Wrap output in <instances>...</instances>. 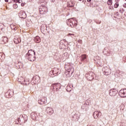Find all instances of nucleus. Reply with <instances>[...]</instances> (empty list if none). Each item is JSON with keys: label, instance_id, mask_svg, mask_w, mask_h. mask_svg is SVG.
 <instances>
[{"label": "nucleus", "instance_id": "39", "mask_svg": "<svg viewBox=\"0 0 126 126\" xmlns=\"http://www.w3.org/2000/svg\"><path fill=\"white\" fill-rule=\"evenodd\" d=\"M0 26H2V24L0 23Z\"/></svg>", "mask_w": 126, "mask_h": 126}, {"label": "nucleus", "instance_id": "37", "mask_svg": "<svg viewBox=\"0 0 126 126\" xmlns=\"http://www.w3.org/2000/svg\"><path fill=\"white\" fill-rule=\"evenodd\" d=\"M107 4L109 5V4H110V2H107Z\"/></svg>", "mask_w": 126, "mask_h": 126}, {"label": "nucleus", "instance_id": "41", "mask_svg": "<svg viewBox=\"0 0 126 126\" xmlns=\"http://www.w3.org/2000/svg\"><path fill=\"white\" fill-rule=\"evenodd\" d=\"M4 39H7L6 38H5V37L4 38Z\"/></svg>", "mask_w": 126, "mask_h": 126}, {"label": "nucleus", "instance_id": "15", "mask_svg": "<svg viewBox=\"0 0 126 126\" xmlns=\"http://www.w3.org/2000/svg\"><path fill=\"white\" fill-rule=\"evenodd\" d=\"M21 42V38H15L14 39V42L15 44H18V43H20Z\"/></svg>", "mask_w": 126, "mask_h": 126}, {"label": "nucleus", "instance_id": "17", "mask_svg": "<svg viewBox=\"0 0 126 126\" xmlns=\"http://www.w3.org/2000/svg\"><path fill=\"white\" fill-rule=\"evenodd\" d=\"M17 67L18 68H23V63L21 62H19L17 64Z\"/></svg>", "mask_w": 126, "mask_h": 126}, {"label": "nucleus", "instance_id": "29", "mask_svg": "<svg viewBox=\"0 0 126 126\" xmlns=\"http://www.w3.org/2000/svg\"><path fill=\"white\" fill-rule=\"evenodd\" d=\"M70 35L74 36V34H73V33H68V36H70Z\"/></svg>", "mask_w": 126, "mask_h": 126}, {"label": "nucleus", "instance_id": "35", "mask_svg": "<svg viewBox=\"0 0 126 126\" xmlns=\"http://www.w3.org/2000/svg\"><path fill=\"white\" fill-rule=\"evenodd\" d=\"M87 1H88V2H90V1H91V0H87Z\"/></svg>", "mask_w": 126, "mask_h": 126}, {"label": "nucleus", "instance_id": "40", "mask_svg": "<svg viewBox=\"0 0 126 126\" xmlns=\"http://www.w3.org/2000/svg\"><path fill=\"white\" fill-rule=\"evenodd\" d=\"M3 41L4 42V39H3Z\"/></svg>", "mask_w": 126, "mask_h": 126}, {"label": "nucleus", "instance_id": "26", "mask_svg": "<svg viewBox=\"0 0 126 126\" xmlns=\"http://www.w3.org/2000/svg\"><path fill=\"white\" fill-rule=\"evenodd\" d=\"M63 61H65L66 59H67V57L65 55H63Z\"/></svg>", "mask_w": 126, "mask_h": 126}, {"label": "nucleus", "instance_id": "38", "mask_svg": "<svg viewBox=\"0 0 126 126\" xmlns=\"http://www.w3.org/2000/svg\"><path fill=\"white\" fill-rule=\"evenodd\" d=\"M107 4L109 5V4H110V2H107Z\"/></svg>", "mask_w": 126, "mask_h": 126}, {"label": "nucleus", "instance_id": "18", "mask_svg": "<svg viewBox=\"0 0 126 126\" xmlns=\"http://www.w3.org/2000/svg\"><path fill=\"white\" fill-rule=\"evenodd\" d=\"M39 3L41 4L42 6H44L46 5V1L45 0H40L39 1Z\"/></svg>", "mask_w": 126, "mask_h": 126}, {"label": "nucleus", "instance_id": "23", "mask_svg": "<svg viewBox=\"0 0 126 126\" xmlns=\"http://www.w3.org/2000/svg\"><path fill=\"white\" fill-rule=\"evenodd\" d=\"M29 80H24V82L23 83L24 84H25V85H27L28 84H29Z\"/></svg>", "mask_w": 126, "mask_h": 126}, {"label": "nucleus", "instance_id": "43", "mask_svg": "<svg viewBox=\"0 0 126 126\" xmlns=\"http://www.w3.org/2000/svg\"><path fill=\"white\" fill-rule=\"evenodd\" d=\"M126 1V0H125Z\"/></svg>", "mask_w": 126, "mask_h": 126}, {"label": "nucleus", "instance_id": "27", "mask_svg": "<svg viewBox=\"0 0 126 126\" xmlns=\"http://www.w3.org/2000/svg\"><path fill=\"white\" fill-rule=\"evenodd\" d=\"M108 2L110 3V4H108V5H112L113 3V1H112L111 0H108Z\"/></svg>", "mask_w": 126, "mask_h": 126}, {"label": "nucleus", "instance_id": "2", "mask_svg": "<svg viewBox=\"0 0 126 126\" xmlns=\"http://www.w3.org/2000/svg\"><path fill=\"white\" fill-rule=\"evenodd\" d=\"M67 24L68 26L73 28L77 25V20L75 18H72L67 20Z\"/></svg>", "mask_w": 126, "mask_h": 126}, {"label": "nucleus", "instance_id": "24", "mask_svg": "<svg viewBox=\"0 0 126 126\" xmlns=\"http://www.w3.org/2000/svg\"><path fill=\"white\" fill-rule=\"evenodd\" d=\"M117 72L118 73H119L120 75H123V74H124V72L123 71L118 70Z\"/></svg>", "mask_w": 126, "mask_h": 126}, {"label": "nucleus", "instance_id": "42", "mask_svg": "<svg viewBox=\"0 0 126 126\" xmlns=\"http://www.w3.org/2000/svg\"><path fill=\"white\" fill-rule=\"evenodd\" d=\"M80 0V1H81V0Z\"/></svg>", "mask_w": 126, "mask_h": 126}, {"label": "nucleus", "instance_id": "21", "mask_svg": "<svg viewBox=\"0 0 126 126\" xmlns=\"http://www.w3.org/2000/svg\"><path fill=\"white\" fill-rule=\"evenodd\" d=\"M8 94H9V96H12L13 95V90H9L7 92Z\"/></svg>", "mask_w": 126, "mask_h": 126}, {"label": "nucleus", "instance_id": "4", "mask_svg": "<svg viewBox=\"0 0 126 126\" xmlns=\"http://www.w3.org/2000/svg\"><path fill=\"white\" fill-rule=\"evenodd\" d=\"M27 120H28V116L25 114L21 115L18 119V122L22 124L27 122Z\"/></svg>", "mask_w": 126, "mask_h": 126}, {"label": "nucleus", "instance_id": "16", "mask_svg": "<svg viewBox=\"0 0 126 126\" xmlns=\"http://www.w3.org/2000/svg\"><path fill=\"white\" fill-rule=\"evenodd\" d=\"M34 41L36 43H40L41 42V38L38 36H36L34 38Z\"/></svg>", "mask_w": 126, "mask_h": 126}, {"label": "nucleus", "instance_id": "13", "mask_svg": "<svg viewBox=\"0 0 126 126\" xmlns=\"http://www.w3.org/2000/svg\"><path fill=\"white\" fill-rule=\"evenodd\" d=\"M46 112L47 114H49L50 115L54 114V110L51 107H47L46 108Z\"/></svg>", "mask_w": 126, "mask_h": 126}, {"label": "nucleus", "instance_id": "11", "mask_svg": "<svg viewBox=\"0 0 126 126\" xmlns=\"http://www.w3.org/2000/svg\"><path fill=\"white\" fill-rule=\"evenodd\" d=\"M19 16L20 18L25 19L27 17L26 13L24 11H21L19 13Z\"/></svg>", "mask_w": 126, "mask_h": 126}, {"label": "nucleus", "instance_id": "1", "mask_svg": "<svg viewBox=\"0 0 126 126\" xmlns=\"http://www.w3.org/2000/svg\"><path fill=\"white\" fill-rule=\"evenodd\" d=\"M26 58H27L30 62H34V61L36 60L35 51L32 50H29L28 53L26 54Z\"/></svg>", "mask_w": 126, "mask_h": 126}, {"label": "nucleus", "instance_id": "36", "mask_svg": "<svg viewBox=\"0 0 126 126\" xmlns=\"http://www.w3.org/2000/svg\"><path fill=\"white\" fill-rule=\"evenodd\" d=\"M5 1L6 2H8V0H5Z\"/></svg>", "mask_w": 126, "mask_h": 126}, {"label": "nucleus", "instance_id": "31", "mask_svg": "<svg viewBox=\"0 0 126 126\" xmlns=\"http://www.w3.org/2000/svg\"><path fill=\"white\" fill-rule=\"evenodd\" d=\"M116 7H118L119 6V4H116V5H115V6H116Z\"/></svg>", "mask_w": 126, "mask_h": 126}, {"label": "nucleus", "instance_id": "20", "mask_svg": "<svg viewBox=\"0 0 126 126\" xmlns=\"http://www.w3.org/2000/svg\"><path fill=\"white\" fill-rule=\"evenodd\" d=\"M46 103V101L45 100H43V99H39L38 100V104L40 105H44Z\"/></svg>", "mask_w": 126, "mask_h": 126}, {"label": "nucleus", "instance_id": "9", "mask_svg": "<svg viewBox=\"0 0 126 126\" xmlns=\"http://www.w3.org/2000/svg\"><path fill=\"white\" fill-rule=\"evenodd\" d=\"M53 87L54 91H58L61 89V84H54L52 85Z\"/></svg>", "mask_w": 126, "mask_h": 126}, {"label": "nucleus", "instance_id": "22", "mask_svg": "<svg viewBox=\"0 0 126 126\" xmlns=\"http://www.w3.org/2000/svg\"><path fill=\"white\" fill-rule=\"evenodd\" d=\"M68 5L69 7H72V6H74V3L73 2H72V1H70V2H69V3H68Z\"/></svg>", "mask_w": 126, "mask_h": 126}, {"label": "nucleus", "instance_id": "5", "mask_svg": "<svg viewBox=\"0 0 126 126\" xmlns=\"http://www.w3.org/2000/svg\"><path fill=\"white\" fill-rule=\"evenodd\" d=\"M102 71L104 75H109L111 74V69L108 67H104L102 68Z\"/></svg>", "mask_w": 126, "mask_h": 126}, {"label": "nucleus", "instance_id": "3", "mask_svg": "<svg viewBox=\"0 0 126 126\" xmlns=\"http://www.w3.org/2000/svg\"><path fill=\"white\" fill-rule=\"evenodd\" d=\"M73 72H74V68L72 66H70L69 68L65 72L66 77H67V78L71 77V76H72V73H73Z\"/></svg>", "mask_w": 126, "mask_h": 126}, {"label": "nucleus", "instance_id": "25", "mask_svg": "<svg viewBox=\"0 0 126 126\" xmlns=\"http://www.w3.org/2000/svg\"><path fill=\"white\" fill-rule=\"evenodd\" d=\"M70 88V90H68V89ZM66 89L67 91H71V88H70V87L69 86H67L66 88Z\"/></svg>", "mask_w": 126, "mask_h": 126}, {"label": "nucleus", "instance_id": "28", "mask_svg": "<svg viewBox=\"0 0 126 126\" xmlns=\"http://www.w3.org/2000/svg\"><path fill=\"white\" fill-rule=\"evenodd\" d=\"M13 7H14V8H17V7H18V6L17 5V4H14L13 5Z\"/></svg>", "mask_w": 126, "mask_h": 126}, {"label": "nucleus", "instance_id": "19", "mask_svg": "<svg viewBox=\"0 0 126 126\" xmlns=\"http://www.w3.org/2000/svg\"><path fill=\"white\" fill-rule=\"evenodd\" d=\"M86 59H87V56L86 55L84 54L81 56V62H84Z\"/></svg>", "mask_w": 126, "mask_h": 126}, {"label": "nucleus", "instance_id": "32", "mask_svg": "<svg viewBox=\"0 0 126 126\" xmlns=\"http://www.w3.org/2000/svg\"><path fill=\"white\" fill-rule=\"evenodd\" d=\"M17 1L19 3H20V2H21V1H20L19 0H17Z\"/></svg>", "mask_w": 126, "mask_h": 126}, {"label": "nucleus", "instance_id": "12", "mask_svg": "<svg viewBox=\"0 0 126 126\" xmlns=\"http://www.w3.org/2000/svg\"><path fill=\"white\" fill-rule=\"evenodd\" d=\"M118 93V91L115 89H113L110 90L109 91V95L111 96H116V94Z\"/></svg>", "mask_w": 126, "mask_h": 126}, {"label": "nucleus", "instance_id": "34", "mask_svg": "<svg viewBox=\"0 0 126 126\" xmlns=\"http://www.w3.org/2000/svg\"><path fill=\"white\" fill-rule=\"evenodd\" d=\"M82 109H84V105H83L82 107H81Z\"/></svg>", "mask_w": 126, "mask_h": 126}, {"label": "nucleus", "instance_id": "10", "mask_svg": "<svg viewBox=\"0 0 126 126\" xmlns=\"http://www.w3.org/2000/svg\"><path fill=\"white\" fill-rule=\"evenodd\" d=\"M102 116V113L100 111H94L93 114V116L94 119H97V118H100Z\"/></svg>", "mask_w": 126, "mask_h": 126}, {"label": "nucleus", "instance_id": "6", "mask_svg": "<svg viewBox=\"0 0 126 126\" xmlns=\"http://www.w3.org/2000/svg\"><path fill=\"white\" fill-rule=\"evenodd\" d=\"M86 76L89 80H93L94 79V76H95V73L93 72H89V73L86 75Z\"/></svg>", "mask_w": 126, "mask_h": 126}, {"label": "nucleus", "instance_id": "30", "mask_svg": "<svg viewBox=\"0 0 126 126\" xmlns=\"http://www.w3.org/2000/svg\"><path fill=\"white\" fill-rule=\"evenodd\" d=\"M123 6L126 8V3L123 4Z\"/></svg>", "mask_w": 126, "mask_h": 126}, {"label": "nucleus", "instance_id": "33", "mask_svg": "<svg viewBox=\"0 0 126 126\" xmlns=\"http://www.w3.org/2000/svg\"><path fill=\"white\" fill-rule=\"evenodd\" d=\"M78 42H79V43H81V42H82V40H78Z\"/></svg>", "mask_w": 126, "mask_h": 126}, {"label": "nucleus", "instance_id": "7", "mask_svg": "<svg viewBox=\"0 0 126 126\" xmlns=\"http://www.w3.org/2000/svg\"><path fill=\"white\" fill-rule=\"evenodd\" d=\"M39 12L40 14H46L48 12V9L46 7L42 6L39 8Z\"/></svg>", "mask_w": 126, "mask_h": 126}, {"label": "nucleus", "instance_id": "8", "mask_svg": "<svg viewBox=\"0 0 126 126\" xmlns=\"http://www.w3.org/2000/svg\"><path fill=\"white\" fill-rule=\"evenodd\" d=\"M119 94L121 98H125L126 97V89L121 90L119 91Z\"/></svg>", "mask_w": 126, "mask_h": 126}, {"label": "nucleus", "instance_id": "14", "mask_svg": "<svg viewBox=\"0 0 126 126\" xmlns=\"http://www.w3.org/2000/svg\"><path fill=\"white\" fill-rule=\"evenodd\" d=\"M37 113L35 112H32L31 113V118L32 119V120H33V121L37 120Z\"/></svg>", "mask_w": 126, "mask_h": 126}]
</instances>
